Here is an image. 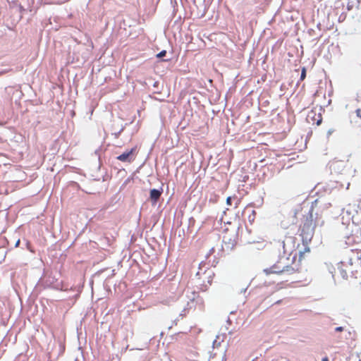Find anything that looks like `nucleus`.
Instances as JSON below:
<instances>
[{
  "label": "nucleus",
  "mask_w": 361,
  "mask_h": 361,
  "mask_svg": "<svg viewBox=\"0 0 361 361\" xmlns=\"http://www.w3.org/2000/svg\"><path fill=\"white\" fill-rule=\"evenodd\" d=\"M20 243V240H18L17 242H16V246H18Z\"/></svg>",
  "instance_id": "nucleus-14"
},
{
  "label": "nucleus",
  "mask_w": 361,
  "mask_h": 361,
  "mask_svg": "<svg viewBox=\"0 0 361 361\" xmlns=\"http://www.w3.org/2000/svg\"><path fill=\"white\" fill-rule=\"evenodd\" d=\"M335 331H343V327H342V326L336 327V328L335 329Z\"/></svg>",
  "instance_id": "nucleus-10"
},
{
  "label": "nucleus",
  "mask_w": 361,
  "mask_h": 361,
  "mask_svg": "<svg viewBox=\"0 0 361 361\" xmlns=\"http://www.w3.org/2000/svg\"><path fill=\"white\" fill-rule=\"evenodd\" d=\"M231 199H232L231 197H228L226 199V204L229 206H231L232 204Z\"/></svg>",
  "instance_id": "nucleus-8"
},
{
  "label": "nucleus",
  "mask_w": 361,
  "mask_h": 361,
  "mask_svg": "<svg viewBox=\"0 0 361 361\" xmlns=\"http://www.w3.org/2000/svg\"><path fill=\"white\" fill-rule=\"evenodd\" d=\"M138 152H139V147H137V145H135L131 149H126V152L122 153L121 155H119L116 158L124 159V158H129L131 157H135L137 155Z\"/></svg>",
  "instance_id": "nucleus-3"
},
{
  "label": "nucleus",
  "mask_w": 361,
  "mask_h": 361,
  "mask_svg": "<svg viewBox=\"0 0 361 361\" xmlns=\"http://www.w3.org/2000/svg\"><path fill=\"white\" fill-rule=\"evenodd\" d=\"M356 115L357 117L361 118V109H357L356 110Z\"/></svg>",
  "instance_id": "nucleus-9"
},
{
  "label": "nucleus",
  "mask_w": 361,
  "mask_h": 361,
  "mask_svg": "<svg viewBox=\"0 0 361 361\" xmlns=\"http://www.w3.org/2000/svg\"><path fill=\"white\" fill-rule=\"evenodd\" d=\"M294 263L293 259H290L289 257H281L279 260L270 268L266 269L264 271L267 274H292L298 271V268L293 266Z\"/></svg>",
  "instance_id": "nucleus-1"
},
{
  "label": "nucleus",
  "mask_w": 361,
  "mask_h": 361,
  "mask_svg": "<svg viewBox=\"0 0 361 361\" xmlns=\"http://www.w3.org/2000/svg\"><path fill=\"white\" fill-rule=\"evenodd\" d=\"M306 77V68L303 67L301 71L300 80H303Z\"/></svg>",
  "instance_id": "nucleus-6"
},
{
  "label": "nucleus",
  "mask_w": 361,
  "mask_h": 361,
  "mask_svg": "<svg viewBox=\"0 0 361 361\" xmlns=\"http://www.w3.org/2000/svg\"><path fill=\"white\" fill-rule=\"evenodd\" d=\"M166 54V51L163 50V51H161V52H159V53L157 55V58H161V57L164 56Z\"/></svg>",
  "instance_id": "nucleus-7"
},
{
  "label": "nucleus",
  "mask_w": 361,
  "mask_h": 361,
  "mask_svg": "<svg viewBox=\"0 0 361 361\" xmlns=\"http://www.w3.org/2000/svg\"><path fill=\"white\" fill-rule=\"evenodd\" d=\"M322 117L319 116V119L317 120V125H318V126H319V125L322 123Z\"/></svg>",
  "instance_id": "nucleus-12"
},
{
  "label": "nucleus",
  "mask_w": 361,
  "mask_h": 361,
  "mask_svg": "<svg viewBox=\"0 0 361 361\" xmlns=\"http://www.w3.org/2000/svg\"><path fill=\"white\" fill-rule=\"evenodd\" d=\"M353 240L355 243H361V229L357 231L353 235Z\"/></svg>",
  "instance_id": "nucleus-5"
},
{
  "label": "nucleus",
  "mask_w": 361,
  "mask_h": 361,
  "mask_svg": "<svg viewBox=\"0 0 361 361\" xmlns=\"http://www.w3.org/2000/svg\"><path fill=\"white\" fill-rule=\"evenodd\" d=\"M161 195V191L157 189L150 190V199L153 203H157Z\"/></svg>",
  "instance_id": "nucleus-4"
},
{
  "label": "nucleus",
  "mask_w": 361,
  "mask_h": 361,
  "mask_svg": "<svg viewBox=\"0 0 361 361\" xmlns=\"http://www.w3.org/2000/svg\"><path fill=\"white\" fill-rule=\"evenodd\" d=\"M315 224L313 222L312 210L310 212L309 216H307L301 226L300 235L304 243H309L312 240L314 233Z\"/></svg>",
  "instance_id": "nucleus-2"
},
{
  "label": "nucleus",
  "mask_w": 361,
  "mask_h": 361,
  "mask_svg": "<svg viewBox=\"0 0 361 361\" xmlns=\"http://www.w3.org/2000/svg\"><path fill=\"white\" fill-rule=\"evenodd\" d=\"M357 208H358L359 211L361 212V199L359 200V202L357 204Z\"/></svg>",
  "instance_id": "nucleus-11"
},
{
  "label": "nucleus",
  "mask_w": 361,
  "mask_h": 361,
  "mask_svg": "<svg viewBox=\"0 0 361 361\" xmlns=\"http://www.w3.org/2000/svg\"><path fill=\"white\" fill-rule=\"evenodd\" d=\"M322 361H329L328 357H324L322 358Z\"/></svg>",
  "instance_id": "nucleus-13"
}]
</instances>
